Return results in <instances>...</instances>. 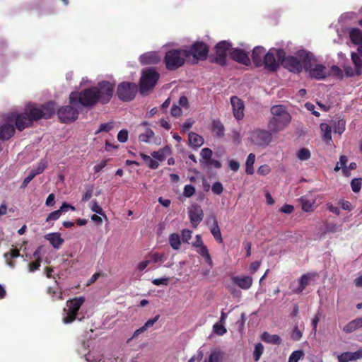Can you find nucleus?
Returning <instances> with one entry per match:
<instances>
[{
  "label": "nucleus",
  "instance_id": "nucleus-15",
  "mask_svg": "<svg viewBox=\"0 0 362 362\" xmlns=\"http://www.w3.org/2000/svg\"><path fill=\"white\" fill-rule=\"evenodd\" d=\"M281 65L288 69L290 71L299 74L303 69V64L301 59H298L296 57L288 56L286 57L282 60Z\"/></svg>",
  "mask_w": 362,
  "mask_h": 362
},
{
  "label": "nucleus",
  "instance_id": "nucleus-46",
  "mask_svg": "<svg viewBox=\"0 0 362 362\" xmlns=\"http://www.w3.org/2000/svg\"><path fill=\"white\" fill-rule=\"evenodd\" d=\"M214 332L219 336H222L227 332L226 328L223 324L216 322L213 326Z\"/></svg>",
  "mask_w": 362,
  "mask_h": 362
},
{
  "label": "nucleus",
  "instance_id": "nucleus-9",
  "mask_svg": "<svg viewBox=\"0 0 362 362\" xmlns=\"http://www.w3.org/2000/svg\"><path fill=\"white\" fill-rule=\"evenodd\" d=\"M95 93L98 103L105 105L111 100L115 90V84L108 81H100L97 86H92Z\"/></svg>",
  "mask_w": 362,
  "mask_h": 362
},
{
  "label": "nucleus",
  "instance_id": "nucleus-1",
  "mask_svg": "<svg viewBox=\"0 0 362 362\" xmlns=\"http://www.w3.org/2000/svg\"><path fill=\"white\" fill-rule=\"evenodd\" d=\"M270 112L272 117L269 120L267 127L273 133L282 131L291 121V116L284 105H274Z\"/></svg>",
  "mask_w": 362,
  "mask_h": 362
},
{
  "label": "nucleus",
  "instance_id": "nucleus-44",
  "mask_svg": "<svg viewBox=\"0 0 362 362\" xmlns=\"http://www.w3.org/2000/svg\"><path fill=\"white\" fill-rule=\"evenodd\" d=\"M310 156V151L306 148H300L297 153V158L300 160H308Z\"/></svg>",
  "mask_w": 362,
  "mask_h": 362
},
{
  "label": "nucleus",
  "instance_id": "nucleus-23",
  "mask_svg": "<svg viewBox=\"0 0 362 362\" xmlns=\"http://www.w3.org/2000/svg\"><path fill=\"white\" fill-rule=\"evenodd\" d=\"M85 302V298L80 296L66 301V308L70 312L77 316L78 310Z\"/></svg>",
  "mask_w": 362,
  "mask_h": 362
},
{
  "label": "nucleus",
  "instance_id": "nucleus-61",
  "mask_svg": "<svg viewBox=\"0 0 362 362\" xmlns=\"http://www.w3.org/2000/svg\"><path fill=\"white\" fill-rule=\"evenodd\" d=\"M128 139V132L126 129H122L117 134V140L121 143H124Z\"/></svg>",
  "mask_w": 362,
  "mask_h": 362
},
{
  "label": "nucleus",
  "instance_id": "nucleus-11",
  "mask_svg": "<svg viewBox=\"0 0 362 362\" xmlns=\"http://www.w3.org/2000/svg\"><path fill=\"white\" fill-rule=\"evenodd\" d=\"M272 133L269 129H257L251 132L250 141L252 144L264 148L272 141Z\"/></svg>",
  "mask_w": 362,
  "mask_h": 362
},
{
  "label": "nucleus",
  "instance_id": "nucleus-31",
  "mask_svg": "<svg viewBox=\"0 0 362 362\" xmlns=\"http://www.w3.org/2000/svg\"><path fill=\"white\" fill-rule=\"evenodd\" d=\"M188 141L189 145L194 148L200 147L204 144L203 137L194 132L189 133Z\"/></svg>",
  "mask_w": 362,
  "mask_h": 362
},
{
  "label": "nucleus",
  "instance_id": "nucleus-28",
  "mask_svg": "<svg viewBox=\"0 0 362 362\" xmlns=\"http://www.w3.org/2000/svg\"><path fill=\"white\" fill-rule=\"evenodd\" d=\"M211 131H212L213 134L218 138H223L225 135L224 126L219 119H214L212 121Z\"/></svg>",
  "mask_w": 362,
  "mask_h": 362
},
{
  "label": "nucleus",
  "instance_id": "nucleus-8",
  "mask_svg": "<svg viewBox=\"0 0 362 362\" xmlns=\"http://www.w3.org/2000/svg\"><path fill=\"white\" fill-rule=\"evenodd\" d=\"M159 78L160 75L156 70L153 69L144 70L139 81L140 93L147 94L155 87Z\"/></svg>",
  "mask_w": 362,
  "mask_h": 362
},
{
  "label": "nucleus",
  "instance_id": "nucleus-51",
  "mask_svg": "<svg viewBox=\"0 0 362 362\" xmlns=\"http://www.w3.org/2000/svg\"><path fill=\"white\" fill-rule=\"evenodd\" d=\"M361 178H354L351 182V189L354 192H358L361 189Z\"/></svg>",
  "mask_w": 362,
  "mask_h": 362
},
{
  "label": "nucleus",
  "instance_id": "nucleus-33",
  "mask_svg": "<svg viewBox=\"0 0 362 362\" xmlns=\"http://www.w3.org/2000/svg\"><path fill=\"white\" fill-rule=\"evenodd\" d=\"M351 41L357 45H362V31L358 28H351L349 31Z\"/></svg>",
  "mask_w": 362,
  "mask_h": 362
},
{
  "label": "nucleus",
  "instance_id": "nucleus-10",
  "mask_svg": "<svg viewBox=\"0 0 362 362\" xmlns=\"http://www.w3.org/2000/svg\"><path fill=\"white\" fill-rule=\"evenodd\" d=\"M138 91L137 86L134 83L123 81L117 88V95L123 102L132 101L134 99Z\"/></svg>",
  "mask_w": 362,
  "mask_h": 362
},
{
  "label": "nucleus",
  "instance_id": "nucleus-60",
  "mask_svg": "<svg viewBox=\"0 0 362 362\" xmlns=\"http://www.w3.org/2000/svg\"><path fill=\"white\" fill-rule=\"evenodd\" d=\"M194 123L192 118H188L182 125L181 132H185L189 130Z\"/></svg>",
  "mask_w": 362,
  "mask_h": 362
},
{
  "label": "nucleus",
  "instance_id": "nucleus-59",
  "mask_svg": "<svg viewBox=\"0 0 362 362\" xmlns=\"http://www.w3.org/2000/svg\"><path fill=\"white\" fill-rule=\"evenodd\" d=\"M291 337L294 341H298L302 337V332L300 331L297 325L293 327Z\"/></svg>",
  "mask_w": 362,
  "mask_h": 362
},
{
  "label": "nucleus",
  "instance_id": "nucleus-7",
  "mask_svg": "<svg viewBox=\"0 0 362 362\" xmlns=\"http://www.w3.org/2000/svg\"><path fill=\"white\" fill-rule=\"evenodd\" d=\"M284 58L285 51L284 49L271 48L264 55L262 66L269 71H276Z\"/></svg>",
  "mask_w": 362,
  "mask_h": 362
},
{
  "label": "nucleus",
  "instance_id": "nucleus-12",
  "mask_svg": "<svg viewBox=\"0 0 362 362\" xmlns=\"http://www.w3.org/2000/svg\"><path fill=\"white\" fill-rule=\"evenodd\" d=\"M79 115V111L77 108L72 105H65L59 108L57 111V115L61 122L71 123L76 121Z\"/></svg>",
  "mask_w": 362,
  "mask_h": 362
},
{
  "label": "nucleus",
  "instance_id": "nucleus-18",
  "mask_svg": "<svg viewBox=\"0 0 362 362\" xmlns=\"http://www.w3.org/2000/svg\"><path fill=\"white\" fill-rule=\"evenodd\" d=\"M230 56L233 60L243 65L249 66L251 63L248 53L242 49L235 48L232 49Z\"/></svg>",
  "mask_w": 362,
  "mask_h": 362
},
{
  "label": "nucleus",
  "instance_id": "nucleus-38",
  "mask_svg": "<svg viewBox=\"0 0 362 362\" xmlns=\"http://www.w3.org/2000/svg\"><path fill=\"white\" fill-rule=\"evenodd\" d=\"M169 243L173 249L179 250L181 245L180 236L177 233L170 234L169 236Z\"/></svg>",
  "mask_w": 362,
  "mask_h": 362
},
{
  "label": "nucleus",
  "instance_id": "nucleus-37",
  "mask_svg": "<svg viewBox=\"0 0 362 362\" xmlns=\"http://www.w3.org/2000/svg\"><path fill=\"white\" fill-rule=\"evenodd\" d=\"M140 156L149 168L156 170L158 168L159 163L157 160H155L154 158L153 159L149 156L143 153L140 154Z\"/></svg>",
  "mask_w": 362,
  "mask_h": 362
},
{
  "label": "nucleus",
  "instance_id": "nucleus-21",
  "mask_svg": "<svg viewBox=\"0 0 362 362\" xmlns=\"http://www.w3.org/2000/svg\"><path fill=\"white\" fill-rule=\"evenodd\" d=\"M232 282L243 290L249 289L253 283V279L249 276H233L231 277Z\"/></svg>",
  "mask_w": 362,
  "mask_h": 362
},
{
  "label": "nucleus",
  "instance_id": "nucleus-13",
  "mask_svg": "<svg viewBox=\"0 0 362 362\" xmlns=\"http://www.w3.org/2000/svg\"><path fill=\"white\" fill-rule=\"evenodd\" d=\"M318 277L316 272H308L303 274L298 280V286H295V282H292L289 286L292 293L299 294L308 286L312 281H315Z\"/></svg>",
  "mask_w": 362,
  "mask_h": 362
},
{
  "label": "nucleus",
  "instance_id": "nucleus-57",
  "mask_svg": "<svg viewBox=\"0 0 362 362\" xmlns=\"http://www.w3.org/2000/svg\"><path fill=\"white\" fill-rule=\"evenodd\" d=\"M200 155L203 159L202 161H206L212 157L213 152L209 148H204L201 151Z\"/></svg>",
  "mask_w": 362,
  "mask_h": 362
},
{
  "label": "nucleus",
  "instance_id": "nucleus-2",
  "mask_svg": "<svg viewBox=\"0 0 362 362\" xmlns=\"http://www.w3.org/2000/svg\"><path fill=\"white\" fill-rule=\"evenodd\" d=\"M56 103L53 101H49L40 107H38L35 103H29L25 107V112L31 119V123L34 121H37L40 119H49L55 113Z\"/></svg>",
  "mask_w": 362,
  "mask_h": 362
},
{
  "label": "nucleus",
  "instance_id": "nucleus-39",
  "mask_svg": "<svg viewBox=\"0 0 362 362\" xmlns=\"http://www.w3.org/2000/svg\"><path fill=\"white\" fill-rule=\"evenodd\" d=\"M200 163L204 168H209L210 167H214V168L219 169L222 166L219 160L213 159L212 158L207 160L206 161H202L200 160Z\"/></svg>",
  "mask_w": 362,
  "mask_h": 362
},
{
  "label": "nucleus",
  "instance_id": "nucleus-42",
  "mask_svg": "<svg viewBox=\"0 0 362 362\" xmlns=\"http://www.w3.org/2000/svg\"><path fill=\"white\" fill-rule=\"evenodd\" d=\"M334 129L335 133L341 134L346 129V121L344 119H339L334 123Z\"/></svg>",
  "mask_w": 362,
  "mask_h": 362
},
{
  "label": "nucleus",
  "instance_id": "nucleus-47",
  "mask_svg": "<svg viewBox=\"0 0 362 362\" xmlns=\"http://www.w3.org/2000/svg\"><path fill=\"white\" fill-rule=\"evenodd\" d=\"M264 351V346L261 343H257L255 346V351L253 353L254 359L255 361H258Z\"/></svg>",
  "mask_w": 362,
  "mask_h": 362
},
{
  "label": "nucleus",
  "instance_id": "nucleus-24",
  "mask_svg": "<svg viewBox=\"0 0 362 362\" xmlns=\"http://www.w3.org/2000/svg\"><path fill=\"white\" fill-rule=\"evenodd\" d=\"M160 60V58L156 52H146L140 56V62L144 65L156 64Z\"/></svg>",
  "mask_w": 362,
  "mask_h": 362
},
{
  "label": "nucleus",
  "instance_id": "nucleus-34",
  "mask_svg": "<svg viewBox=\"0 0 362 362\" xmlns=\"http://www.w3.org/2000/svg\"><path fill=\"white\" fill-rule=\"evenodd\" d=\"M320 129L322 132V140L329 144L332 141V129L327 123L320 124Z\"/></svg>",
  "mask_w": 362,
  "mask_h": 362
},
{
  "label": "nucleus",
  "instance_id": "nucleus-45",
  "mask_svg": "<svg viewBox=\"0 0 362 362\" xmlns=\"http://www.w3.org/2000/svg\"><path fill=\"white\" fill-rule=\"evenodd\" d=\"M148 256L150 257L151 262H153L155 263L157 262H164V254L158 253V252H150Z\"/></svg>",
  "mask_w": 362,
  "mask_h": 362
},
{
  "label": "nucleus",
  "instance_id": "nucleus-36",
  "mask_svg": "<svg viewBox=\"0 0 362 362\" xmlns=\"http://www.w3.org/2000/svg\"><path fill=\"white\" fill-rule=\"evenodd\" d=\"M255 161V155L250 153L246 160L245 163V173L247 175H252L254 173L253 165Z\"/></svg>",
  "mask_w": 362,
  "mask_h": 362
},
{
  "label": "nucleus",
  "instance_id": "nucleus-49",
  "mask_svg": "<svg viewBox=\"0 0 362 362\" xmlns=\"http://www.w3.org/2000/svg\"><path fill=\"white\" fill-rule=\"evenodd\" d=\"M303 355L304 353L302 350L294 351L290 355L288 362H298Z\"/></svg>",
  "mask_w": 362,
  "mask_h": 362
},
{
  "label": "nucleus",
  "instance_id": "nucleus-5",
  "mask_svg": "<svg viewBox=\"0 0 362 362\" xmlns=\"http://www.w3.org/2000/svg\"><path fill=\"white\" fill-rule=\"evenodd\" d=\"M298 57L303 64V69L309 72L311 78L317 80H322L326 77L327 68L322 64H315L312 67L313 56L310 53L303 51L298 53Z\"/></svg>",
  "mask_w": 362,
  "mask_h": 362
},
{
  "label": "nucleus",
  "instance_id": "nucleus-52",
  "mask_svg": "<svg viewBox=\"0 0 362 362\" xmlns=\"http://www.w3.org/2000/svg\"><path fill=\"white\" fill-rule=\"evenodd\" d=\"M196 189L191 185H186L184 187L183 195L187 198L192 197L195 194Z\"/></svg>",
  "mask_w": 362,
  "mask_h": 362
},
{
  "label": "nucleus",
  "instance_id": "nucleus-20",
  "mask_svg": "<svg viewBox=\"0 0 362 362\" xmlns=\"http://www.w3.org/2000/svg\"><path fill=\"white\" fill-rule=\"evenodd\" d=\"M266 49L262 46H256L252 52V60L256 67L262 66L263 59L266 55Z\"/></svg>",
  "mask_w": 362,
  "mask_h": 362
},
{
  "label": "nucleus",
  "instance_id": "nucleus-58",
  "mask_svg": "<svg viewBox=\"0 0 362 362\" xmlns=\"http://www.w3.org/2000/svg\"><path fill=\"white\" fill-rule=\"evenodd\" d=\"M192 230L189 229H183L181 231V237L182 242L189 243V240L192 238Z\"/></svg>",
  "mask_w": 362,
  "mask_h": 362
},
{
  "label": "nucleus",
  "instance_id": "nucleus-53",
  "mask_svg": "<svg viewBox=\"0 0 362 362\" xmlns=\"http://www.w3.org/2000/svg\"><path fill=\"white\" fill-rule=\"evenodd\" d=\"M211 190L215 194H221L223 192V187L221 182L217 181L212 185Z\"/></svg>",
  "mask_w": 362,
  "mask_h": 362
},
{
  "label": "nucleus",
  "instance_id": "nucleus-32",
  "mask_svg": "<svg viewBox=\"0 0 362 362\" xmlns=\"http://www.w3.org/2000/svg\"><path fill=\"white\" fill-rule=\"evenodd\" d=\"M300 202L301 204L302 210L305 212H313L315 209V199H308L305 197H301Z\"/></svg>",
  "mask_w": 362,
  "mask_h": 362
},
{
  "label": "nucleus",
  "instance_id": "nucleus-41",
  "mask_svg": "<svg viewBox=\"0 0 362 362\" xmlns=\"http://www.w3.org/2000/svg\"><path fill=\"white\" fill-rule=\"evenodd\" d=\"M153 136V131L150 128H147L144 133L140 134L139 135V140L141 142L148 143L150 139H152Z\"/></svg>",
  "mask_w": 362,
  "mask_h": 362
},
{
  "label": "nucleus",
  "instance_id": "nucleus-22",
  "mask_svg": "<svg viewBox=\"0 0 362 362\" xmlns=\"http://www.w3.org/2000/svg\"><path fill=\"white\" fill-rule=\"evenodd\" d=\"M85 302V298L80 296L66 301V308L70 312L77 316L78 310Z\"/></svg>",
  "mask_w": 362,
  "mask_h": 362
},
{
  "label": "nucleus",
  "instance_id": "nucleus-40",
  "mask_svg": "<svg viewBox=\"0 0 362 362\" xmlns=\"http://www.w3.org/2000/svg\"><path fill=\"white\" fill-rule=\"evenodd\" d=\"M211 233L212 235L214 236V239L218 243H223V238L221 236V230H220V228H219L216 221H214V226L211 228Z\"/></svg>",
  "mask_w": 362,
  "mask_h": 362
},
{
  "label": "nucleus",
  "instance_id": "nucleus-62",
  "mask_svg": "<svg viewBox=\"0 0 362 362\" xmlns=\"http://www.w3.org/2000/svg\"><path fill=\"white\" fill-rule=\"evenodd\" d=\"M271 171V168L269 165L264 164L262 165L257 169V173L261 175H267Z\"/></svg>",
  "mask_w": 362,
  "mask_h": 362
},
{
  "label": "nucleus",
  "instance_id": "nucleus-54",
  "mask_svg": "<svg viewBox=\"0 0 362 362\" xmlns=\"http://www.w3.org/2000/svg\"><path fill=\"white\" fill-rule=\"evenodd\" d=\"M170 114L173 117H180L182 115V110L179 105L174 104L171 107Z\"/></svg>",
  "mask_w": 362,
  "mask_h": 362
},
{
  "label": "nucleus",
  "instance_id": "nucleus-4",
  "mask_svg": "<svg viewBox=\"0 0 362 362\" xmlns=\"http://www.w3.org/2000/svg\"><path fill=\"white\" fill-rule=\"evenodd\" d=\"M189 62L195 64L205 60L209 52V47L202 41H195L191 46L184 48Z\"/></svg>",
  "mask_w": 362,
  "mask_h": 362
},
{
  "label": "nucleus",
  "instance_id": "nucleus-29",
  "mask_svg": "<svg viewBox=\"0 0 362 362\" xmlns=\"http://www.w3.org/2000/svg\"><path fill=\"white\" fill-rule=\"evenodd\" d=\"M261 339L266 343L279 345L281 344V338L277 334H270L267 332H264L261 336Z\"/></svg>",
  "mask_w": 362,
  "mask_h": 362
},
{
  "label": "nucleus",
  "instance_id": "nucleus-6",
  "mask_svg": "<svg viewBox=\"0 0 362 362\" xmlns=\"http://www.w3.org/2000/svg\"><path fill=\"white\" fill-rule=\"evenodd\" d=\"M187 59L184 48L171 49L166 52L163 62L168 71H175L182 67Z\"/></svg>",
  "mask_w": 362,
  "mask_h": 362
},
{
  "label": "nucleus",
  "instance_id": "nucleus-48",
  "mask_svg": "<svg viewBox=\"0 0 362 362\" xmlns=\"http://www.w3.org/2000/svg\"><path fill=\"white\" fill-rule=\"evenodd\" d=\"M354 361L353 354L351 351H346L338 356L339 362H349Z\"/></svg>",
  "mask_w": 362,
  "mask_h": 362
},
{
  "label": "nucleus",
  "instance_id": "nucleus-55",
  "mask_svg": "<svg viewBox=\"0 0 362 362\" xmlns=\"http://www.w3.org/2000/svg\"><path fill=\"white\" fill-rule=\"evenodd\" d=\"M90 209L92 211L95 212L98 214L105 216L103 209L98 205L96 200H93L91 202Z\"/></svg>",
  "mask_w": 362,
  "mask_h": 362
},
{
  "label": "nucleus",
  "instance_id": "nucleus-26",
  "mask_svg": "<svg viewBox=\"0 0 362 362\" xmlns=\"http://www.w3.org/2000/svg\"><path fill=\"white\" fill-rule=\"evenodd\" d=\"M15 133V127L12 124H4L0 126V139L1 140H8Z\"/></svg>",
  "mask_w": 362,
  "mask_h": 362
},
{
  "label": "nucleus",
  "instance_id": "nucleus-27",
  "mask_svg": "<svg viewBox=\"0 0 362 362\" xmlns=\"http://www.w3.org/2000/svg\"><path fill=\"white\" fill-rule=\"evenodd\" d=\"M160 317V315H156L153 318L148 320L142 327L134 331L132 338L137 337L139 334L153 326V325L159 320Z\"/></svg>",
  "mask_w": 362,
  "mask_h": 362
},
{
  "label": "nucleus",
  "instance_id": "nucleus-16",
  "mask_svg": "<svg viewBox=\"0 0 362 362\" xmlns=\"http://www.w3.org/2000/svg\"><path fill=\"white\" fill-rule=\"evenodd\" d=\"M204 218V211L198 204H193L189 209V218L192 226L196 228Z\"/></svg>",
  "mask_w": 362,
  "mask_h": 362
},
{
  "label": "nucleus",
  "instance_id": "nucleus-35",
  "mask_svg": "<svg viewBox=\"0 0 362 362\" xmlns=\"http://www.w3.org/2000/svg\"><path fill=\"white\" fill-rule=\"evenodd\" d=\"M170 153V149L168 146H165L159 149L158 151L151 153V156L155 160L163 161L165 159L166 155Z\"/></svg>",
  "mask_w": 362,
  "mask_h": 362
},
{
  "label": "nucleus",
  "instance_id": "nucleus-19",
  "mask_svg": "<svg viewBox=\"0 0 362 362\" xmlns=\"http://www.w3.org/2000/svg\"><path fill=\"white\" fill-rule=\"evenodd\" d=\"M12 117L15 118L16 127L18 130L23 131L25 128L30 127L33 124L28 114L22 112L21 114H13Z\"/></svg>",
  "mask_w": 362,
  "mask_h": 362
},
{
  "label": "nucleus",
  "instance_id": "nucleus-14",
  "mask_svg": "<svg viewBox=\"0 0 362 362\" xmlns=\"http://www.w3.org/2000/svg\"><path fill=\"white\" fill-rule=\"evenodd\" d=\"M230 47V42L226 40H223L217 43L215 47L216 57L212 61L220 66H225L226 64L227 52Z\"/></svg>",
  "mask_w": 362,
  "mask_h": 362
},
{
  "label": "nucleus",
  "instance_id": "nucleus-3",
  "mask_svg": "<svg viewBox=\"0 0 362 362\" xmlns=\"http://www.w3.org/2000/svg\"><path fill=\"white\" fill-rule=\"evenodd\" d=\"M71 105L79 103L85 107H93L98 102L93 87L85 88L81 91L71 92L69 97Z\"/></svg>",
  "mask_w": 362,
  "mask_h": 362
},
{
  "label": "nucleus",
  "instance_id": "nucleus-63",
  "mask_svg": "<svg viewBox=\"0 0 362 362\" xmlns=\"http://www.w3.org/2000/svg\"><path fill=\"white\" fill-rule=\"evenodd\" d=\"M20 251L18 249H12L8 252L4 254V257L6 259L9 258H16L20 256Z\"/></svg>",
  "mask_w": 362,
  "mask_h": 362
},
{
  "label": "nucleus",
  "instance_id": "nucleus-64",
  "mask_svg": "<svg viewBox=\"0 0 362 362\" xmlns=\"http://www.w3.org/2000/svg\"><path fill=\"white\" fill-rule=\"evenodd\" d=\"M113 129L112 122L103 123L100 125L98 132H109Z\"/></svg>",
  "mask_w": 362,
  "mask_h": 362
},
{
  "label": "nucleus",
  "instance_id": "nucleus-56",
  "mask_svg": "<svg viewBox=\"0 0 362 362\" xmlns=\"http://www.w3.org/2000/svg\"><path fill=\"white\" fill-rule=\"evenodd\" d=\"M222 361V356L221 353L219 352H212L211 355L209 356V360L205 361L204 362H221Z\"/></svg>",
  "mask_w": 362,
  "mask_h": 362
},
{
  "label": "nucleus",
  "instance_id": "nucleus-30",
  "mask_svg": "<svg viewBox=\"0 0 362 362\" xmlns=\"http://www.w3.org/2000/svg\"><path fill=\"white\" fill-rule=\"evenodd\" d=\"M361 327H362V317L349 322L344 327L343 331L346 333H351Z\"/></svg>",
  "mask_w": 362,
  "mask_h": 362
},
{
  "label": "nucleus",
  "instance_id": "nucleus-43",
  "mask_svg": "<svg viewBox=\"0 0 362 362\" xmlns=\"http://www.w3.org/2000/svg\"><path fill=\"white\" fill-rule=\"evenodd\" d=\"M64 312L65 313V315L63 317L62 321L64 324L71 323L76 319V316L67 308H64Z\"/></svg>",
  "mask_w": 362,
  "mask_h": 362
},
{
  "label": "nucleus",
  "instance_id": "nucleus-25",
  "mask_svg": "<svg viewBox=\"0 0 362 362\" xmlns=\"http://www.w3.org/2000/svg\"><path fill=\"white\" fill-rule=\"evenodd\" d=\"M45 238L48 240L55 249H59L64 242V240L61 237L59 233H48L45 235Z\"/></svg>",
  "mask_w": 362,
  "mask_h": 362
},
{
  "label": "nucleus",
  "instance_id": "nucleus-17",
  "mask_svg": "<svg viewBox=\"0 0 362 362\" xmlns=\"http://www.w3.org/2000/svg\"><path fill=\"white\" fill-rule=\"evenodd\" d=\"M230 103L233 108L234 117L238 120H241L244 117L245 105L243 101L237 96L230 98Z\"/></svg>",
  "mask_w": 362,
  "mask_h": 362
},
{
  "label": "nucleus",
  "instance_id": "nucleus-50",
  "mask_svg": "<svg viewBox=\"0 0 362 362\" xmlns=\"http://www.w3.org/2000/svg\"><path fill=\"white\" fill-rule=\"evenodd\" d=\"M351 57V60H352L356 69L357 70L361 69L362 59H361L360 55L358 53L352 52Z\"/></svg>",
  "mask_w": 362,
  "mask_h": 362
}]
</instances>
